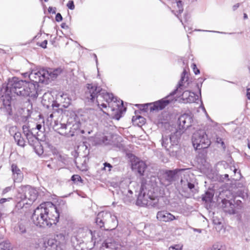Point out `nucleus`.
Masks as SVG:
<instances>
[{"label": "nucleus", "instance_id": "1", "mask_svg": "<svg viewBox=\"0 0 250 250\" xmlns=\"http://www.w3.org/2000/svg\"><path fill=\"white\" fill-rule=\"evenodd\" d=\"M37 86L38 85L35 83L20 80L16 77L9 78L7 82L3 83L2 88L1 87V91L2 89H4L5 92V95L1 96V101L2 102L1 109H2L6 115H12L13 94L22 97L37 98Z\"/></svg>", "mask_w": 250, "mask_h": 250}, {"label": "nucleus", "instance_id": "2", "mask_svg": "<svg viewBox=\"0 0 250 250\" xmlns=\"http://www.w3.org/2000/svg\"><path fill=\"white\" fill-rule=\"evenodd\" d=\"M84 97L88 102L93 103L96 101V103L100 108L107 107L106 104L102 103L100 104V102H106L108 104V107L110 108L112 111H116L114 117L116 119L118 120L122 117L121 110L123 106V101L118 100L112 93L107 92L100 86L93 83L87 84Z\"/></svg>", "mask_w": 250, "mask_h": 250}, {"label": "nucleus", "instance_id": "3", "mask_svg": "<svg viewBox=\"0 0 250 250\" xmlns=\"http://www.w3.org/2000/svg\"><path fill=\"white\" fill-rule=\"evenodd\" d=\"M60 214L56 206L51 202L41 204L32 216L33 223L39 227H50L59 221Z\"/></svg>", "mask_w": 250, "mask_h": 250}, {"label": "nucleus", "instance_id": "4", "mask_svg": "<svg viewBox=\"0 0 250 250\" xmlns=\"http://www.w3.org/2000/svg\"><path fill=\"white\" fill-rule=\"evenodd\" d=\"M187 74L186 71L184 70L182 74L181 78L176 88L172 91L166 97L153 103V106H151V110H161L171 103H174L177 101L182 93L184 81L185 76Z\"/></svg>", "mask_w": 250, "mask_h": 250}, {"label": "nucleus", "instance_id": "5", "mask_svg": "<svg viewBox=\"0 0 250 250\" xmlns=\"http://www.w3.org/2000/svg\"><path fill=\"white\" fill-rule=\"evenodd\" d=\"M18 191L16 208L18 209L27 208L37 199V191L29 185L21 186Z\"/></svg>", "mask_w": 250, "mask_h": 250}, {"label": "nucleus", "instance_id": "6", "mask_svg": "<svg viewBox=\"0 0 250 250\" xmlns=\"http://www.w3.org/2000/svg\"><path fill=\"white\" fill-rule=\"evenodd\" d=\"M60 71L58 69L52 70L51 69H41L38 70H33L30 73L25 72L22 75L24 78L28 77L32 83L38 85L39 83H48L50 79L53 80L55 79Z\"/></svg>", "mask_w": 250, "mask_h": 250}, {"label": "nucleus", "instance_id": "7", "mask_svg": "<svg viewBox=\"0 0 250 250\" xmlns=\"http://www.w3.org/2000/svg\"><path fill=\"white\" fill-rule=\"evenodd\" d=\"M158 199L156 194L152 190H148L142 185L140 192L136 201V204L140 206H151L156 207Z\"/></svg>", "mask_w": 250, "mask_h": 250}, {"label": "nucleus", "instance_id": "8", "mask_svg": "<svg viewBox=\"0 0 250 250\" xmlns=\"http://www.w3.org/2000/svg\"><path fill=\"white\" fill-rule=\"evenodd\" d=\"M96 223L100 228L105 230H112L118 225L117 217L107 211L99 212L96 219Z\"/></svg>", "mask_w": 250, "mask_h": 250}, {"label": "nucleus", "instance_id": "9", "mask_svg": "<svg viewBox=\"0 0 250 250\" xmlns=\"http://www.w3.org/2000/svg\"><path fill=\"white\" fill-rule=\"evenodd\" d=\"M95 233L86 227L73 228L70 233V241L74 247L83 243V239L86 237H90L93 241Z\"/></svg>", "mask_w": 250, "mask_h": 250}, {"label": "nucleus", "instance_id": "10", "mask_svg": "<svg viewBox=\"0 0 250 250\" xmlns=\"http://www.w3.org/2000/svg\"><path fill=\"white\" fill-rule=\"evenodd\" d=\"M192 142L196 149H202L208 147L211 143L204 130H198L194 132L192 137Z\"/></svg>", "mask_w": 250, "mask_h": 250}, {"label": "nucleus", "instance_id": "11", "mask_svg": "<svg viewBox=\"0 0 250 250\" xmlns=\"http://www.w3.org/2000/svg\"><path fill=\"white\" fill-rule=\"evenodd\" d=\"M192 121L193 119L190 115L188 114L181 115L178 120L179 130L183 132L184 130L191 125Z\"/></svg>", "mask_w": 250, "mask_h": 250}, {"label": "nucleus", "instance_id": "12", "mask_svg": "<svg viewBox=\"0 0 250 250\" xmlns=\"http://www.w3.org/2000/svg\"><path fill=\"white\" fill-rule=\"evenodd\" d=\"M184 169L176 168L174 170H167L163 173V177L165 180L163 185L167 186L175 181L178 172L184 170Z\"/></svg>", "mask_w": 250, "mask_h": 250}, {"label": "nucleus", "instance_id": "13", "mask_svg": "<svg viewBox=\"0 0 250 250\" xmlns=\"http://www.w3.org/2000/svg\"><path fill=\"white\" fill-rule=\"evenodd\" d=\"M23 133L29 145L33 147H35L36 145L39 144L38 138L33 134V132L29 130V127L26 125L22 126Z\"/></svg>", "mask_w": 250, "mask_h": 250}, {"label": "nucleus", "instance_id": "14", "mask_svg": "<svg viewBox=\"0 0 250 250\" xmlns=\"http://www.w3.org/2000/svg\"><path fill=\"white\" fill-rule=\"evenodd\" d=\"M131 162L132 170L137 171L140 175H143L146 167V163L136 157L132 159Z\"/></svg>", "mask_w": 250, "mask_h": 250}, {"label": "nucleus", "instance_id": "15", "mask_svg": "<svg viewBox=\"0 0 250 250\" xmlns=\"http://www.w3.org/2000/svg\"><path fill=\"white\" fill-rule=\"evenodd\" d=\"M157 219L160 221L169 222L175 219H177L178 217H176L170 213L166 210L159 211L157 213Z\"/></svg>", "mask_w": 250, "mask_h": 250}, {"label": "nucleus", "instance_id": "16", "mask_svg": "<svg viewBox=\"0 0 250 250\" xmlns=\"http://www.w3.org/2000/svg\"><path fill=\"white\" fill-rule=\"evenodd\" d=\"M70 237V233H69L65 230L57 232L55 235V239L57 240L58 244H65Z\"/></svg>", "mask_w": 250, "mask_h": 250}, {"label": "nucleus", "instance_id": "17", "mask_svg": "<svg viewBox=\"0 0 250 250\" xmlns=\"http://www.w3.org/2000/svg\"><path fill=\"white\" fill-rule=\"evenodd\" d=\"M235 205L229 200L224 199L222 200V208L223 210L230 214L235 213L234 209Z\"/></svg>", "mask_w": 250, "mask_h": 250}, {"label": "nucleus", "instance_id": "18", "mask_svg": "<svg viewBox=\"0 0 250 250\" xmlns=\"http://www.w3.org/2000/svg\"><path fill=\"white\" fill-rule=\"evenodd\" d=\"M11 170L13 173V177L14 182H21L23 178L22 172L16 165L12 164Z\"/></svg>", "mask_w": 250, "mask_h": 250}, {"label": "nucleus", "instance_id": "19", "mask_svg": "<svg viewBox=\"0 0 250 250\" xmlns=\"http://www.w3.org/2000/svg\"><path fill=\"white\" fill-rule=\"evenodd\" d=\"M118 245L112 239H106L102 244L103 250H117Z\"/></svg>", "mask_w": 250, "mask_h": 250}, {"label": "nucleus", "instance_id": "20", "mask_svg": "<svg viewBox=\"0 0 250 250\" xmlns=\"http://www.w3.org/2000/svg\"><path fill=\"white\" fill-rule=\"evenodd\" d=\"M58 244V243L55 238L49 239L44 242L45 250H57Z\"/></svg>", "mask_w": 250, "mask_h": 250}, {"label": "nucleus", "instance_id": "21", "mask_svg": "<svg viewBox=\"0 0 250 250\" xmlns=\"http://www.w3.org/2000/svg\"><path fill=\"white\" fill-rule=\"evenodd\" d=\"M184 3L182 1V0H178V2L173 6L174 8H177V14L174 12V10H172V12L174 13L176 16L180 20V21L182 22V24L184 26V27L185 28L186 26L184 24V21L183 20L181 19L179 16V14H181L184 10V7H183Z\"/></svg>", "mask_w": 250, "mask_h": 250}, {"label": "nucleus", "instance_id": "22", "mask_svg": "<svg viewBox=\"0 0 250 250\" xmlns=\"http://www.w3.org/2000/svg\"><path fill=\"white\" fill-rule=\"evenodd\" d=\"M181 131H177L173 134H171L169 138L166 139V141H169L170 144L172 146L177 145L179 140L180 139L179 135L181 133Z\"/></svg>", "mask_w": 250, "mask_h": 250}, {"label": "nucleus", "instance_id": "23", "mask_svg": "<svg viewBox=\"0 0 250 250\" xmlns=\"http://www.w3.org/2000/svg\"><path fill=\"white\" fill-rule=\"evenodd\" d=\"M45 96H43V98L42 101V104L44 106H46L47 108H49L50 107L52 108L53 112H59L60 109L59 108L60 104H58L56 101H53L51 104H46L45 103L46 100L44 99Z\"/></svg>", "mask_w": 250, "mask_h": 250}, {"label": "nucleus", "instance_id": "24", "mask_svg": "<svg viewBox=\"0 0 250 250\" xmlns=\"http://www.w3.org/2000/svg\"><path fill=\"white\" fill-rule=\"evenodd\" d=\"M14 138L18 146L21 147H24L25 146L26 141L22 137L20 132H16L14 135Z\"/></svg>", "mask_w": 250, "mask_h": 250}, {"label": "nucleus", "instance_id": "25", "mask_svg": "<svg viewBox=\"0 0 250 250\" xmlns=\"http://www.w3.org/2000/svg\"><path fill=\"white\" fill-rule=\"evenodd\" d=\"M58 100L63 104V106L67 107L71 103V99L69 98L67 94L63 93L58 98Z\"/></svg>", "mask_w": 250, "mask_h": 250}, {"label": "nucleus", "instance_id": "26", "mask_svg": "<svg viewBox=\"0 0 250 250\" xmlns=\"http://www.w3.org/2000/svg\"><path fill=\"white\" fill-rule=\"evenodd\" d=\"M59 126H61L62 128H56L55 130L58 132V133L61 135H63L66 137H69V131H66L68 125L65 124H60Z\"/></svg>", "mask_w": 250, "mask_h": 250}, {"label": "nucleus", "instance_id": "27", "mask_svg": "<svg viewBox=\"0 0 250 250\" xmlns=\"http://www.w3.org/2000/svg\"><path fill=\"white\" fill-rule=\"evenodd\" d=\"M80 126L81 125L79 122H75L73 124L72 126L70 127L69 131V137H72L75 135V133L79 132Z\"/></svg>", "mask_w": 250, "mask_h": 250}, {"label": "nucleus", "instance_id": "28", "mask_svg": "<svg viewBox=\"0 0 250 250\" xmlns=\"http://www.w3.org/2000/svg\"><path fill=\"white\" fill-rule=\"evenodd\" d=\"M214 196V192L212 190H208L202 196V200L206 202H211Z\"/></svg>", "mask_w": 250, "mask_h": 250}, {"label": "nucleus", "instance_id": "29", "mask_svg": "<svg viewBox=\"0 0 250 250\" xmlns=\"http://www.w3.org/2000/svg\"><path fill=\"white\" fill-rule=\"evenodd\" d=\"M212 222L213 224L216 226V229L218 231H220L223 228L221 220L217 217H213L212 219Z\"/></svg>", "mask_w": 250, "mask_h": 250}, {"label": "nucleus", "instance_id": "30", "mask_svg": "<svg viewBox=\"0 0 250 250\" xmlns=\"http://www.w3.org/2000/svg\"><path fill=\"white\" fill-rule=\"evenodd\" d=\"M111 140L107 136H102L99 138V141L97 143L99 145H108L110 144Z\"/></svg>", "mask_w": 250, "mask_h": 250}, {"label": "nucleus", "instance_id": "31", "mask_svg": "<svg viewBox=\"0 0 250 250\" xmlns=\"http://www.w3.org/2000/svg\"><path fill=\"white\" fill-rule=\"evenodd\" d=\"M16 230L21 233H24L26 232V227L24 222H20L18 223V227Z\"/></svg>", "mask_w": 250, "mask_h": 250}, {"label": "nucleus", "instance_id": "32", "mask_svg": "<svg viewBox=\"0 0 250 250\" xmlns=\"http://www.w3.org/2000/svg\"><path fill=\"white\" fill-rule=\"evenodd\" d=\"M197 97L198 96L194 92H190L184 103H194L197 100Z\"/></svg>", "mask_w": 250, "mask_h": 250}, {"label": "nucleus", "instance_id": "33", "mask_svg": "<svg viewBox=\"0 0 250 250\" xmlns=\"http://www.w3.org/2000/svg\"><path fill=\"white\" fill-rule=\"evenodd\" d=\"M169 138V137H164L162 136V145L163 146L165 147L167 150H168L169 148H170L172 146L170 144L169 141H166V139Z\"/></svg>", "mask_w": 250, "mask_h": 250}, {"label": "nucleus", "instance_id": "34", "mask_svg": "<svg viewBox=\"0 0 250 250\" xmlns=\"http://www.w3.org/2000/svg\"><path fill=\"white\" fill-rule=\"evenodd\" d=\"M12 247L9 241L1 242V250H11Z\"/></svg>", "mask_w": 250, "mask_h": 250}, {"label": "nucleus", "instance_id": "35", "mask_svg": "<svg viewBox=\"0 0 250 250\" xmlns=\"http://www.w3.org/2000/svg\"><path fill=\"white\" fill-rule=\"evenodd\" d=\"M181 184L183 186H187L188 188L190 189V190L194 188V184L193 183H192L190 182H189L188 180H186V181L181 179Z\"/></svg>", "mask_w": 250, "mask_h": 250}, {"label": "nucleus", "instance_id": "36", "mask_svg": "<svg viewBox=\"0 0 250 250\" xmlns=\"http://www.w3.org/2000/svg\"><path fill=\"white\" fill-rule=\"evenodd\" d=\"M153 103L152 104H136V105L138 106L141 110L146 111L148 107L149 106V108H150L151 106H153ZM150 111H152L153 110H151Z\"/></svg>", "mask_w": 250, "mask_h": 250}, {"label": "nucleus", "instance_id": "37", "mask_svg": "<svg viewBox=\"0 0 250 250\" xmlns=\"http://www.w3.org/2000/svg\"><path fill=\"white\" fill-rule=\"evenodd\" d=\"M36 153L39 155H41L43 153V150L42 147L41 145H40V144H38V145H36L35 147H33Z\"/></svg>", "mask_w": 250, "mask_h": 250}, {"label": "nucleus", "instance_id": "38", "mask_svg": "<svg viewBox=\"0 0 250 250\" xmlns=\"http://www.w3.org/2000/svg\"><path fill=\"white\" fill-rule=\"evenodd\" d=\"M127 192H128V193L127 194V197H126V198L124 199L125 202L126 203H130L132 200V194H133L132 191L130 189H128Z\"/></svg>", "mask_w": 250, "mask_h": 250}, {"label": "nucleus", "instance_id": "39", "mask_svg": "<svg viewBox=\"0 0 250 250\" xmlns=\"http://www.w3.org/2000/svg\"><path fill=\"white\" fill-rule=\"evenodd\" d=\"M57 159L59 162L62 163L63 165H66L68 163L67 159L64 156L60 155L57 157Z\"/></svg>", "mask_w": 250, "mask_h": 250}, {"label": "nucleus", "instance_id": "40", "mask_svg": "<svg viewBox=\"0 0 250 250\" xmlns=\"http://www.w3.org/2000/svg\"><path fill=\"white\" fill-rule=\"evenodd\" d=\"M71 180L73 181L74 183H76L78 181H80L82 182V179L80 176L79 175H73L71 178Z\"/></svg>", "mask_w": 250, "mask_h": 250}, {"label": "nucleus", "instance_id": "41", "mask_svg": "<svg viewBox=\"0 0 250 250\" xmlns=\"http://www.w3.org/2000/svg\"><path fill=\"white\" fill-rule=\"evenodd\" d=\"M190 92L189 91H185L181 94L180 96H182V99H183L184 102H185L186 100H187L188 96L189 95Z\"/></svg>", "mask_w": 250, "mask_h": 250}, {"label": "nucleus", "instance_id": "42", "mask_svg": "<svg viewBox=\"0 0 250 250\" xmlns=\"http://www.w3.org/2000/svg\"><path fill=\"white\" fill-rule=\"evenodd\" d=\"M216 142L218 144H220L221 145V146L223 148H225L226 147V146H225V143L224 142H223V140L222 138H220V137H217L216 138Z\"/></svg>", "mask_w": 250, "mask_h": 250}, {"label": "nucleus", "instance_id": "43", "mask_svg": "<svg viewBox=\"0 0 250 250\" xmlns=\"http://www.w3.org/2000/svg\"><path fill=\"white\" fill-rule=\"evenodd\" d=\"M191 67L195 75H197L200 73V70L197 67L195 63H192L191 65Z\"/></svg>", "mask_w": 250, "mask_h": 250}, {"label": "nucleus", "instance_id": "44", "mask_svg": "<svg viewBox=\"0 0 250 250\" xmlns=\"http://www.w3.org/2000/svg\"><path fill=\"white\" fill-rule=\"evenodd\" d=\"M13 188L12 186H9L5 188L2 192V195H4L7 192L10 191Z\"/></svg>", "mask_w": 250, "mask_h": 250}, {"label": "nucleus", "instance_id": "45", "mask_svg": "<svg viewBox=\"0 0 250 250\" xmlns=\"http://www.w3.org/2000/svg\"><path fill=\"white\" fill-rule=\"evenodd\" d=\"M67 6L70 10H73L75 8V5L73 0H69L67 4Z\"/></svg>", "mask_w": 250, "mask_h": 250}, {"label": "nucleus", "instance_id": "46", "mask_svg": "<svg viewBox=\"0 0 250 250\" xmlns=\"http://www.w3.org/2000/svg\"><path fill=\"white\" fill-rule=\"evenodd\" d=\"M104 170H106V167H108V171H110L111 170V168L112 167V165L110 164H109L108 163H107V162H105L104 164Z\"/></svg>", "mask_w": 250, "mask_h": 250}, {"label": "nucleus", "instance_id": "47", "mask_svg": "<svg viewBox=\"0 0 250 250\" xmlns=\"http://www.w3.org/2000/svg\"><path fill=\"white\" fill-rule=\"evenodd\" d=\"M182 247L178 245L171 246L169 248V250H181Z\"/></svg>", "mask_w": 250, "mask_h": 250}, {"label": "nucleus", "instance_id": "48", "mask_svg": "<svg viewBox=\"0 0 250 250\" xmlns=\"http://www.w3.org/2000/svg\"><path fill=\"white\" fill-rule=\"evenodd\" d=\"M55 20L58 22H60L62 21V17L60 13H58L56 14Z\"/></svg>", "mask_w": 250, "mask_h": 250}, {"label": "nucleus", "instance_id": "49", "mask_svg": "<svg viewBox=\"0 0 250 250\" xmlns=\"http://www.w3.org/2000/svg\"><path fill=\"white\" fill-rule=\"evenodd\" d=\"M12 199V197L8 198H1V204L6 202V201H10Z\"/></svg>", "mask_w": 250, "mask_h": 250}, {"label": "nucleus", "instance_id": "50", "mask_svg": "<svg viewBox=\"0 0 250 250\" xmlns=\"http://www.w3.org/2000/svg\"><path fill=\"white\" fill-rule=\"evenodd\" d=\"M47 44V41L44 40L43 42H42L41 43L40 46L43 48H46Z\"/></svg>", "mask_w": 250, "mask_h": 250}, {"label": "nucleus", "instance_id": "51", "mask_svg": "<svg viewBox=\"0 0 250 250\" xmlns=\"http://www.w3.org/2000/svg\"><path fill=\"white\" fill-rule=\"evenodd\" d=\"M48 11L49 13H52L53 14L56 13V8H54V9H53L52 7H49L48 8Z\"/></svg>", "mask_w": 250, "mask_h": 250}, {"label": "nucleus", "instance_id": "52", "mask_svg": "<svg viewBox=\"0 0 250 250\" xmlns=\"http://www.w3.org/2000/svg\"><path fill=\"white\" fill-rule=\"evenodd\" d=\"M198 31H201V30H198ZM202 31H206V32H216V33H221V34H227V33H226V32H219V31H208V30H202Z\"/></svg>", "mask_w": 250, "mask_h": 250}, {"label": "nucleus", "instance_id": "53", "mask_svg": "<svg viewBox=\"0 0 250 250\" xmlns=\"http://www.w3.org/2000/svg\"><path fill=\"white\" fill-rule=\"evenodd\" d=\"M53 117H54L53 113H51V114H50L48 116V118H47V121H48V122H52V118H53Z\"/></svg>", "mask_w": 250, "mask_h": 250}, {"label": "nucleus", "instance_id": "54", "mask_svg": "<svg viewBox=\"0 0 250 250\" xmlns=\"http://www.w3.org/2000/svg\"><path fill=\"white\" fill-rule=\"evenodd\" d=\"M247 97L248 99L250 100V88L247 89Z\"/></svg>", "mask_w": 250, "mask_h": 250}, {"label": "nucleus", "instance_id": "55", "mask_svg": "<svg viewBox=\"0 0 250 250\" xmlns=\"http://www.w3.org/2000/svg\"><path fill=\"white\" fill-rule=\"evenodd\" d=\"M239 7V3H237L234 5L232 7V9L233 11L236 10Z\"/></svg>", "mask_w": 250, "mask_h": 250}, {"label": "nucleus", "instance_id": "56", "mask_svg": "<svg viewBox=\"0 0 250 250\" xmlns=\"http://www.w3.org/2000/svg\"><path fill=\"white\" fill-rule=\"evenodd\" d=\"M212 250H221L218 245H213Z\"/></svg>", "mask_w": 250, "mask_h": 250}, {"label": "nucleus", "instance_id": "57", "mask_svg": "<svg viewBox=\"0 0 250 250\" xmlns=\"http://www.w3.org/2000/svg\"><path fill=\"white\" fill-rule=\"evenodd\" d=\"M42 128V125H41V124H37V125H36V128L37 129H38V130L41 131V130Z\"/></svg>", "mask_w": 250, "mask_h": 250}, {"label": "nucleus", "instance_id": "58", "mask_svg": "<svg viewBox=\"0 0 250 250\" xmlns=\"http://www.w3.org/2000/svg\"><path fill=\"white\" fill-rule=\"evenodd\" d=\"M61 27L63 29H66L68 28V26L65 23H62L61 24Z\"/></svg>", "mask_w": 250, "mask_h": 250}, {"label": "nucleus", "instance_id": "59", "mask_svg": "<svg viewBox=\"0 0 250 250\" xmlns=\"http://www.w3.org/2000/svg\"><path fill=\"white\" fill-rule=\"evenodd\" d=\"M189 17L188 14H185L184 16V22H186L188 21V18H189Z\"/></svg>", "mask_w": 250, "mask_h": 250}, {"label": "nucleus", "instance_id": "60", "mask_svg": "<svg viewBox=\"0 0 250 250\" xmlns=\"http://www.w3.org/2000/svg\"><path fill=\"white\" fill-rule=\"evenodd\" d=\"M193 230L194 231L198 232L199 233H201V232H202V229H201L193 228Z\"/></svg>", "mask_w": 250, "mask_h": 250}, {"label": "nucleus", "instance_id": "61", "mask_svg": "<svg viewBox=\"0 0 250 250\" xmlns=\"http://www.w3.org/2000/svg\"><path fill=\"white\" fill-rule=\"evenodd\" d=\"M248 15L246 14V13H244V19H248Z\"/></svg>", "mask_w": 250, "mask_h": 250}, {"label": "nucleus", "instance_id": "62", "mask_svg": "<svg viewBox=\"0 0 250 250\" xmlns=\"http://www.w3.org/2000/svg\"><path fill=\"white\" fill-rule=\"evenodd\" d=\"M59 124H57V125H56L55 126V129H56V128H62V126H59Z\"/></svg>", "mask_w": 250, "mask_h": 250}, {"label": "nucleus", "instance_id": "63", "mask_svg": "<svg viewBox=\"0 0 250 250\" xmlns=\"http://www.w3.org/2000/svg\"><path fill=\"white\" fill-rule=\"evenodd\" d=\"M94 56H95V58H96V63H98V60H97V56L95 54L94 55Z\"/></svg>", "mask_w": 250, "mask_h": 250}, {"label": "nucleus", "instance_id": "64", "mask_svg": "<svg viewBox=\"0 0 250 250\" xmlns=\"http://www.w3.org/2000/svg\"><path fill=\"white\" fill-rule=\"evenodd\" d=\"M248 146L249 148H250V142H249V143H248Z\"/></svg>", "mask_w": 250, "mask_h": 250}]
</instances>
